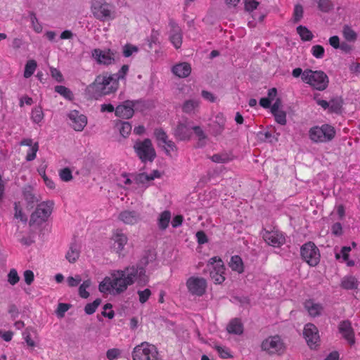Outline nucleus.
Wrapping results in <instances>:
<instances>
[{"label":"nucleus","mask_w":360,"mask_h":360,"mask_svg":"<svg viewBox=\"0 0 360 360\" xmlns=\"http://www.w3.org/2000/svg\"><path fill=\"white\" fill-rule=\"evenodd\" d=\"M118 88V83L113 82L110 76L98 75L95 81L89 84L85 90L88 99H98L100 97L115 92Z\"/></svg>","instance_id":"f257e3e1"},{"label":"nucleus","mask_w":360,"mask_h":360,"mask_svg":"<svg viewBox=\"0 0 360 360\" xmlns=\"http://www.w3.org/2000/svg\"><path fill=\"white\" fill-rule=\"evenodd\" d=\"M111 276L115 294L117 295L124 292L136 280L138 281L137 270H135L134 266H127L124 270L114 271Z\"/></svg>","instance_id":"f03ea898"},{"label":"nucleus","mask_w":360,"mask_h":360,"mask_svg":"<svg viewBox=\"0 0 360 360\" xmlns=\"http://www.w3.org/2000/svg\"><path fill=\"white\" fill-rule=\"evenodd\" d=\"M302 80L318 91L325 90L329 84L328 77L321 70L306 69L302 74Z\"/></svg>","instance_id":"7ed1b4c3"},{"label":"nucleus","mask_w":360,"mask_h":360,"mask_svg":"<svg viewBox=\"0 0 360 360\" xmlns=\"http://www.w3.org/2000/svg\"><path fill=\"white\" fill-rule=\"evenodd\" d=\"M133 148L141 162H152L157 156L155 150L150 139H145L143 141H136Z\"/></svg>","instance_id":"20e7f679"},{"label":"nucleus","mask_w":360,"mask_h":360,"mask_svg":"<svg viewBox=\"0 0 360 360\" xmlns=\"http://www.w3.org/2000/svg\"><path fill=\"white\" fill-rule=\"evenodd\" d=\"M155 259V253L152 250L145 251L143 257L139 260L136 266H134L135 270H137L138 283L141 285H146L148 281V276L146 274L145 267L150 262Z\"/></svg>","instance_id":"39448f33"},{"label":"nucleus","mask_w":360,"mask_h":360,"mask_svg":"<svg viewBox=\"0 0 360 360\" xmlns=\"http://www.w3.org/2000/svg\"><path fill=\"white\" fill-rule=\"evenodd\" d=\"M53 205V202L50 200L39 204L35 211L31 214L30 225L34 224L40 225L46 221L52 212Z\"/></svg>","instance_id":"423d86ee"},{"label":"nucleus","mask_w":360,"mask_h":360,"mask_svg":"<svg viewBox=\"0 0 360 360\" xmlns=\"http://www.w3.org/2000/svg\"><path fill=\"white\" fill-rule=\"evenodd\" d=\"M158 354L154 345L144 342L134 347L132 358L133 360H160Z\"/></svg>","instance_id":"0eeeda50"},{"label":"nucleus","mask_w":360,"mask_h":360,"mask_svg":"<svg viewBox=\"0 0 360 360\" xmlns=\"http://www.w3.org/2000/svg\"><path fill=\"white\" fill-rule=\"evenodd\" d=\"M261 347L262 350L267 352L269 354H277L278 355L282 354L285 349L284 343L278 335L269 337L263 340Z\"/></svg>","instance_id":"6e6552de"},{"label":"nucleus","mask_w":360,"mask_h":360,"mask_svg":"<svg viewBox=\"0 0 360 360\" xmlns=\"http://www.w3.org/2000/svg\"><path fill=\"white\" fill-rule=\"evenodd\" d=\"M301 255L310 266H314L319 262V250L312 242H308L302 246Z\"/></svg>","instance_id":"1a4fd4ad"},{"label":"nucleus","mask_w":360,"mask_h":360,"mask_svg":"<svg viewBox=\"0 0 360 360\" xmlns=\"http://www.w3.org/2000/svg\"><path fill=\"white\" fill-rule=\"evenodd\" d=\"M186 286L192 295L202 296L205 292L207 282L203 278L190 277L186 281Z\"/></svg>","instance_id":"9d476101"},{"label":"nucleus","mask_w":360,"mask_h":360,"mask_svg":"<svg viewBox=\"0 0 360 360\" xmlns=\"http://www.w3.org/2000/svg\"><path fill=\"white\" fill-rule=\"evenodd\" d=\"M139 103V101L127 100L124 101L122 104L117 106L115 115L122 119L131 118L134 113V108Z\"/></svg>","instance_id":"9b49d317"},{"label":"nucleus","mask_w":360,"mask_h":360,"mask_svg":"<svg viewBox=\"0 0 360 360\" xmlns=\"http://www.w3.org/2000/svg\"><path fill=\"white\" fill-rule=\"evenodd\" d=\"M304 337L310 348L314 349L317 346L319 341V330L313 323H307L305 325L304 331Z\"/></svg>","instance_id":"f8f14e48"},{"label":"nucleus","mask_w":360,"mask_h":360,"mask_svg":"<svg viewBox=\"0 0 360 360\" xmlns=\"http://www.w3.org/2000/svg\"><path fill=\"white\" fill-rule=\"evenodd\" d=\"M92 57L98 64L110 65L115 63V53L108 49V51L95 49L92 51Z\"/></svg>","instance_id":"ddd939ff"},{"label":"nucleus","mask_w":360,"mask_h":360,"mask_svg":"<svg viewBox=\"0 0 360 360\" xmlns=\"http://www.w3.org/2000/svg\"><path fill=\"white\" fill-rule=\"evenodd\" d=\"M111 240L113 241L112 248L117 254L121 255V253L124 250V245L127 243L128 241L127 236L123 233L122 230L117 229L114 232Z\"/></svg>","instance_id":"4468645a"},{"label":"nucleus","mask_w":360,"mask_h":360,"mask_svg":"<svg viewBox=\"0 0 360 360\" xmlns=\"http://www.w3.org/2000/svg\"><path fill=\"white\" fill-rule=\"evenodd\" d=\"M68 117L72 121L71 125L75 131H81L86 125V117L82 114H79L77 110L71 111L69 113Z\"/></svg>","instance_id":"2eb2a0df"},{"label":"nucleus","mask_w":360,"mask_h":360,"mask_svg":"<svg viewBox=\"0 0 360 360\" xmlns=\"http://www.w3.org/2000/svg\"><path fill=\"white\" fill-rule=\"evenodd\" d=\"M170 30V41L176 49H179L182 44V33L181 29L173 20H169Z\"/></svg>","instance_id":"dca6fc26"},{"label":"nucleus","mask_w":360,"mask_h":360,"mask_svg":"<svg viewBox=\"0 0 360 360\" xmlns=\"http://www.w3.org/2000/svg\"><path fill=\"white\" fill-rule=\"evenodd\" d=\"M191 125L188 123H179L174 131V136L180 141L189 140L192 132Z\"/></svg>","instance_id":"f3484780"},{"label":"nucleus","mask_w":360,"mask_h":360,"mask_svg":"<svg viewBox=\"0 0 360 360\" xmlns=\"http://www.w3.org/2000/svg\"><path fill=\"white\" fill-rule=\"evenodd\" d=\"M339 331L351 345L355 343L354 330L349 321L347 320L340 322Z\"/></svg>","instance_id":"a211bd4d"},{"label":"nucleus","mask_w":360,"mask_h":360,"mask_svg":"<svg viewBox=\"0 0 360 360\" xmlns=\"http://www.w3.org/2000/svg\"><path fill=\"white\" fill-rule=\"evenodd\" d=\"M93 13L97 19L105 21L110 18L111 11L106 4H95L93 6Z\"/></svg>","instance_id":"6ab92c4d"},{"label":"nucleus","mask_w":360,"mask_h":360,"mask_svg":"<svg viewBox=\"0 0 360 360\" xmlns=\"http://www.w3.org/2000/svg\"><path fill=\"white\" fill-rule=\"evenodd\" d=\"M172 71L173 74L179 78H185L190 75L191 72V65L184 62L176 64L172 67Z\"/></svg>","instance_id":"aec40b11"},{"label":"nucleus","mask_w":360,"mask_h":360,"mask_svg":"<svg viewBox=\"0 0 360 360\" xmlns=\"http://www.w3.org/2000/svg\"><path fill=\"white\" fill-rule=\"evenodd\" d=\"M264 239L268 245L274 247H279L285 243V238L276 233L266 232L264 235Z\"/></svg>","instance_id":"412c9836"},{"label":"nucleus","mask_w":360,"mask_h":360,"mask_svg":"<svg viewBox=\"0 0 360 360\" xmlns=\"http://www.w3.org/2000/svg\"><path fill=\"white\" fill-rule=\"evenodd\" d=\"M119 219L127 224H134L139 219V214L135 211L125 210L119 214Z\"/></svg>","instance_id":"4be33fe9"},{"label":"nucleus","mask_w":360,"mask_h":360,"mask_svg":"<svg viewBox=\"0 0 360 360\" xmlns=\"http://www.w3.org/2000/svg\"><path fill=\"white\" fill-rule=\"evenodd\" d=\"M226 330L229 333L241 335L243 333V325L240 319L235 318L229 323Z\"/></svg>","instance_id":"5701e85b"},{"label":"nucleus","mask_w":360,"mask_h":360,"mask_svg":"<svg viewBox=\"0 0 360 360\" xmlns=\"http://www.w3.org/2000/svg\"><path fill=\"white\" fill-rule=\"evenodd\" d=\"M24 198L27 202V207L32 209L39 199L33 193V188L30 186H26L23 190Z\"/></svg>","instance_id":"b1692460"},{"label":"nucleus","mask_w":360,"mask_h":360,"mask_svg":"<svg viewBox=\"0 0 360 360\" xmlns=\"http://www.w3.org/2000/svg\"><path fill=\"white\" fill-rule=\"evenodd\" d=\"M21 146H32L30 150L31 153H28L26 160L27 161H32L36 158L37 152L39 149V145L38 142H36L34 145H32V140L30 139H25L21 141L20 143Z\"/></svg>","instance_id":"393cba45"},{"label":"nucleus","mask_w":360,"mask_h":360,"mask_svg":"<svg viewBox=\"0 0 360 360\" xmlns=\"http://www.w3.org/2000/svg\"><path fill=\"white\" fill-rule=\"evenodd\" d=\"M79 255L80 250L77 248V244L72 243L65 255V258L70 263H75L79 259Z\"/></svg>","instance_id":"a878e982"},{"label":"nucleus","mask_w":360,"mask_h":360,"mask_svg":"<svg viewBox=\"0 0 360 360\" xmlns=\"http://www.w3.org/2000/svg\"><path fill=\"white\" fill-rule=\"evenodd\" d=\"M323 135L322 126L321 127H312L309 131L310 139L314 142H325V139L323 137Z\"/></svg>","instance_id":"bb28decb"},{"label":"nucleus","mask_w":360,"mask_h":360,"mask_svg":"<svg viewBox=\"0 0 360 360\" xmlns=\"http://www.w3.org/2000/svg\"><path fill=\"white\" fill-rule=\"evenodd\" d=\"M229 266L233 271H237L239 274L243 272L244 270L242 259L238 255L231 257L229 262Z\"/></svg>","instance_id":"cd10ccee"},{"label":"nucleus","mask_w":360,"mask_h":360,"mask_svg":"<svg viewBox=\"0 0 360 360\" xmlns=\"http://www.w3.org/2000/svg\"><path fill=\"white\" fill-rule=\"evenodd\" d=\"M171 219V213L168 210L162 212L158 218V227L161 230H165Z\"/></svg>","instance_id":"c85d7f7f"},{"label":"nucleus","mask_w":360,"mask_h":360,"mask_svg":"<svg viewBox=\"0 0 360 360\" xmlns=\"http://www.w3.org/2000/svg\"><path fill=\"white\" fill-rule=\"evenodd\" d=\"M341 286L347 290L358 288V281L354 276L345 277L341 283Z\"/></svg>","instance_id":"c756f323"},{"label":"nucleus","mask_w":360,"mask_h":360,"mask_svg":"<svg viewBox=\"0 0 360 360\" xmlns=\"http://www.w3.org/2000/svg\"><path fill=\"white\" fill-rule=\"evenodd\" d=\"M296 30L302 41H311L313 39L312 32L307 27L299 25Z\"/></svg>","instance_id":"7c9ffc66"},{"label":"nucleus","mask_w":360,"mask_h":360,"mask_svg":"<svg viewBox=\"0 0 360 360\" xmlns=\"http://www.w3.org/2000/svg\"><path fill=\"white\" fill-rule=\"evenodd\" d=\"M98 289L100 292L105 293L110 292L111 290H114V285L112 284V279L111 277H105L102 282L100 283Z\"/></svg>","instance_id":"2f4dec72"},{"label":"nucleus","mask_w":360,"mask_h":360,"mask_svg":"<svg viewBox=\"0 0 360 360\" xmlns=\"http://www.w3.org/2000/svg\"><path fill=\"white\" fill-rule=\"evenodd\" d=\"M343 100L341 97H335L330 101V112L339 113L340 112Z\"/></svg>","instance_id":"473e14b6"},{"label":"nucleus","mask_w":360,"mask_h":360,"mask_svg":"<svg viewBox=\"0 0 360 360\" xmlns=\"http://www.w3.org/2000/svg\"><path fill=\"white\" fill-rule=\"evenodd\" d=\"M37 64L34 60H29L25 64V71H24V77L29 78L30 77L34 72L37 68Z\"/></svg>","instance_id":"72a5a7b5"},{"label":"nucleus","mask_w":360,"mask_h":360,"mask_svg":"<svg viewBox=\"0 0 360 360\" xmlns=\"http://www.w3.org/2000/svg\"><path fill=\"white\" fill-rule=\"evenodd\" d=\"M305 307L307 309L309 314L313 316H316L320 314L322 307L319 304H314L310 301L305 302Z\"/></svg>","instance_id":"f704fd0d"},{"label":"nucleus","mask_w":360,"mask_h":360,"mask_svg":"<svg viewBox=\"0 0 360 360\" xmlns=\"http://www.w3.org/2000/svg\"><path fill=\"white\" fill-rule=\"evenodd\" d=\"M322 129L324 133L323 137L325 139V142L330 141L335 137V130L333 127L329 124H323Z\"/></svg>","instance_id":"c9c22d12"},{"label":"nucleus","mask_w":360,"mask_h":360,"mask_svg":"<svg viewBox=\"0 0 360 360\" xmlns=\"http://www.w3.org/2000/svg\"><path fill=\"white\" fill-rule=\"evenodd\" d=\"M342 34L345 39L349 41H354L357 37L356 33L347 25L343 27Z\"/></svg>","instance_id":"e433bc0d"},{"label":"nucleus","mask_w":360,"mask_h":360,"mask_svg":"<svg viewBox=\"0 0 360 360\" xmlns=\"http://www.w3.org/2000/svg\"><path fill=\"white\" fill-rule=\"evenodd\" d=\"M153 134L159 146H161L168 140L166 132L162 128L155 129Z\"/></svg>","instance_id":"4c0bfd02"},{"label":"nucleus","mask_w":360,"mask_h":360,"mask_svg":"<svg viewBox=\"0 0 360 360\" xmlns=\"http://www.w3.org/2000/svg\"><path fill=\"white\" fill-rule=\"evenodd\" d=\"M55 91L65 97V98L72 101L73 99L72 92L66 86L62 85L56 86Z\"/></svg>","instance_id":"58836bf2"},{"label":"nucleus","mask_w":360,"mask_h":360,"mask_svg":"<svg viewBox=\"0 0 360 360\" xmlns=\"http://www.w3.org/2000/svg\"><path fill=\"white\" fill-rule=\"evenodd\" d=\"M101 302V299L97 298L93 302L86 304L84 307L85 313L88 315L93 314Z\"/></svg>","instance_id":"ea45409f"},{"label":"nucleus","mask_w":360,"mask_h":360,"mask_svg":"<svg viewBox=\"0 0 360 360\" xmlns=\"http://www.w3.org/2000/svg\"><path fill=\"white\" fill-rule=\"evenodd\" d=\"M199 105L198 101L195 100H187L184 102L182 106V110L186 113H190L194 110Z\"/></svg>","instance_id":"a19ab883"},{"label":"nucleus","mask_w":360,"mask_h":360,"mask_svg":"<svg viewBox=\"0 0 360 360\" xmlns=\"http://www.w3.org/2000/svg\"><path fill=\"white\" fill-rule=\"evenodd\" d=\"M153 177L149 176L148 174H147L145 172H141L137 174L134 175V181L137 184H144L147 183L148 181H152Z\"/></svg>","instance_id":"79ce46f5"},{"label":"nucleus","mask_w":360,"mask_h":360,"mask_svg":"<svg viewBox=\"0 0 360 360\" xmlns=\"http://www.w3.org/2000/svg\"><path fill=\"white\" fill-rule=\"evenodd\" d=\"M91 284V280L88 279L83 282L82 284L79 287V295L82 298H88L89 297V292L86 291V288H89Z\"/></svg>","instance_id":"37998d69"},{"label":"nucleus","mask_w":360,"mask_h":360,"mask_svg":"<svg viewBox=\"0 0 360 360\" xmlns=\"http://www.w3.org/2000/svg\"><path fill=\"white\" fill-rule=\"evenodd\" d=\"M128 70H129V65H122L120 70L117 73L113 74V75H111L109 76L112 78L113 82L118 83L119 79L124 78V76L127 74V72H128Z\"/></svg>","instance_id":"c03bdc74"},{"label":"nucleus","mask_w":360,"mask_h":360,"mask_svg":"<svg viewBox=\"0 0 360 360\" xmlns=\"http://www.w3.org/2000/svg\"><path fill=\"white\" fill-rule=\"evenodd\" d=\"M44 118V113L41 106H37L32 110V119L34 122L39 123Z\"/></svg>","instance_id":"a18cd8bd"},{"label":"nucleus","mask_w":360,"mask_h":360,"mask_svg":"<svg viewBox=\"0 0 360 360\" xmlns=\"http://www.w3.org/2000/svg\"><path fill=\"white\" fill-rule=\"evenodd\" d=\"M304 10L302 6L297 4L295 6L292 21L294 23L299 22L303 17Z\"/></svg>","instance_id":"49530a36"},{"label":"nucleus","mask_w":360,"mask_h":360,"mask_svg":"<svg viewBox=\"0 0 360 360\" xmlns=\"http://www.w3.org/2000/svg\"><path fill=\"white\" fill-rule=\"evenodd\" d=\"M210 277L216 284H220L225 280V278L223 276L224 271H219L218 270H210Z\"/></svg>","instance_id":"de8ad7c7"},{"label":"nucleus","mask_w":360,"mask_h":360,"mask_svg":"<svg viewBox=\"0 0 360 360\" xmlns=\"http://www.w3.org/2000/svg\"><path fill=\"white\" fill-rule=\"evenodd\" d=\"M318 7L322 12H329L333 9V5L330 0H319Z\"/></svg>","instance_id":"09e8293b"},{"label":"nucleus","mask_w":360,"mask_h":360,"mask_svg":"<svg viewBox=\"0 0 360 360\" xmlns=\"http://www.w3.org/2000/svg\"><path fill=\"white\" fill-rule=\"evenodd\" d=\"M210 159L214 162L217 163H225L231 160L226 153L214 154L210 158Z\"/></svg>","instance_id":"8fccbe9b"},{"label":"nucleus","mask_w":360,"mask_h":360,"mask_svg":"<svg viewBox=\"0 0 360 360\" xmlns=\"http://www.w3.org/2000/svg\"><path fill=\"white\" fill-rule=\"evenodd\" d=\"M72 307L70 304L59 303L56 313L59 318H63L65 313Z\"/></svg>","instance_id":"3c124183"},{"label":"nucleus","mask_w":360,"mask_h":360,"mask_svg":"<svg viewBox=\"0 0 360 360\" xmlns=\"http://www.w3.org/2000/svg\"><path fill=\"white\" fill-rule=\"evenodd\" d=\"M20 277L18 274L17 271L15 269H11L8 274V282L11 285H14L17 283H18Z\"/></svg>","instance_id":"603ef678"},{"label":"nucleus","mask_w":360,"mask_h":360,"mask_svg":"<svg viewBox=\"0 0 360 360\" xmlns=\"http://www.w3.org/2000/svg\"><path fill=\"white\" fill-rule=\"evenodd\" d=\"M30 16L33 29L38 33L42 31V26L38 22V20L33 11L30 12Z\"/></svg>","instance_id":"864d4df0"},{"label":"nucleus","mask_w":360,"mask_h":360,"mask_svg":"<svg viewBox=\"0 0 360 360\" xmlns=\"http://www.w3.org/2000/svg\"><path fill=\"white\" fill-rule=\"evenodd\" d=\"M275 117L276 121L281 124L285 125L286 124V113L283 110H280L278 112L272 113Z\"/></svg>","instance_id":"5fc2aeb1"},{"label":"nucleus","mask_w":360,"mask_h":360,"mask_svg":"<svg viewBox=\"0 0 360 360\" xmlns=\"http://www.w3.org/2000/svg\"><path fill=\"white\" fill-rule=\"evenodd\" d=\"M138 51L137 46L127 44L123 48V55L124 57H129L134 52H137Z\"/></svg>","instance_id":"6e6d98bb"},{"label":"nucleus","mask_w":360,"mask_h":360,"mask_svg":"<svg viewBox=\"0 0 360 360\" xmlns=\"http://www.w3.org/2000/svg\"><path fill=\"white\" fill-rule=\"evenodd\" d=\"M131 131V125L128 122H122L121 127L120 129V132L121 135L124 137H127Z\"/></svg>","instance_id":"4d7b16f0"},{"label":"nucleus","mask_w":360,"mask_h":360,"mask_svg":"<svg viewBox=\"0 0 360 360\" xmlns=\"http://www.w3.org/2000/svg\"><path fill=\"white\" fill-rule=\"evenodd\" d=\"M312 55L316 58H321L324 55V49L321 45H315L311 49Z\"/></svg>","instance_id":"13d9d810"},{"label":"nucleus","mask_w":360,"mask_h":360,"mask_svg":"<svg viewBox=\"0 0 360 360\" xmlns=\"http://www.w3.org/2000/svg\"><path fill=\"white\" fill-rule=\"evenodd\" d=\"M60 177L64 181H69L72 179L71 170L66 167L60 171Z\"/></svg>","instance_id":"bf43d9fd"},{"label":"nucleus","mask_w":360,"mask_h":360,"mask_svg":"<svg viewBox=\"0 0 360 360\" xmlns=\"http://www.w3.org/2000/svg\"><path fill=\"white\" fill-rule=\"evenodd\" d=\"M50 72L51 77L55 79L58 82H63L64 78L60 70L55 68H50Z\"/></svg>","instance_id":"052dcab7"},{"label":"nucleus","mask_w":360,"mask_h":360,"mask_svg":"<svg viewBox=\"0 0 360 360\" xmlns=\"http://www.w3.org/2000/svg\"><path fill=\"white\" fill-rule=\"evenodd\" d=\"M138 295L139 296V302L143 304L148 300L151 295V291L148 288L144 290H139Z\"/></svg>","instance_id":"680f3d73"},{"label":"nucleus","mask_w":360,"mask_h":360,"mask_svg":"<svg viewBox=\"0 0 360 360\" xmlns=\"http://www.w3.org/2000/svg\"><path fill=\"white\" fill-rule=\"evenodd\" d=\"M259 5V2L256 0H245V10L250 12L256 9Z\"/></svg>","instance_id":"e2e57ef3"},{"label":"nucleus","mask_w":360,"mask_h":360,"mask_svg":"<svg viewBox=\"0 0 360 360\" xmlns=\"http://www.w3.org/2000/svg\"><path fill=\"white\" fill-rule=\"evenodd\" d=\"M216 350L218 352L220 356L223 359H229V358H233V356L230 354V352L226 349L225 348L216 345L215 347Z\"/></svg>","instance_id":"0e129e2a"},{"label":"nucleus","mask_w":360,"mask_h":360,"mask_svg":"<svg viewBox=\"0 0 360 360\" xmlns=\"http://www.w3.org/2000/svg\"><path fill=\"white\" fill-rule=\"evenodd\" d=\"M120 355V350L116 348L108 349L106 352V356L109 360H114Z\"/></svg>","instance_id":"69168bd1"},{"label":"nucleus","mask_w":360,"mask_h":360,"mask_svg":"<svg viewBox=\"0 0 360 360\" xmlns=\"http://www.w3.org/2000/svg\"><path fill=\"white\" fill-rule=\"evenodd\" d=\"M68 283L70 287L77 286L81 281L82 278L80 276H75V277L69 276L67 279Z\"/></svg>","instance_id":"338daca9"},{"label":"nucleus","mask_w":360,"mask_h":360,"mask_svg":"<svg viewBox=\"0 0 360 360\" xmlns=\"http://www.w3.org/2000/svg\"><path fill=\"white\" fill-rule=\"evenodd\" d=\"M195 236L199 244H204L208 241L207 236L203 231H198Z\"/></svg>","instance_id":"774afa93"}]
</instances>
